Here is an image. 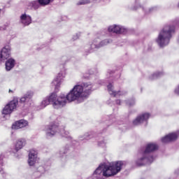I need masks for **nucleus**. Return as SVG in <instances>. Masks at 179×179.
<instances>
[{
	"instance_id": "f257e3e1",
	"label": "nucleus",
	"mask_w": 179,
	"mask_h": 179,
	"mask_svg": "<svg viewBox=\"0 0 179 179\" xmlns=\"http://www.w3.org/2000/svg\"><path fill=\"white\" fill-rule=\"evenodd\" d=\"M91 93L92 84L90 83H85L82 85H76L66 96L65 95H60L57 97L56 93H52L48 98H46L41 102V107L44 108L48 104H52L54 108H62L67 101L71 103V101L78 100V103H82L83 99L89 97Z\"/></svg>"
},
{
	"instance_id": "f03ea898",
	"label": "nucleus",
	"mask_w": 179,
	"mask_h": 179,
	"mask_svg": "<svg viewBox=\"0 0 179 179\" xmlns=\"http://www.w3.org/2000/svg\"><path fill=\"white\" fill-rule=\"evenodd\" d=\"M174 33H176V26L173 24L165 25L160 31L158 38L156 39L159 47H165V45H168Z\"/></svg>"
},
{
	"instance_id": "7ed1b4c3",
	"label": "nucleus",
	"mask_w": 179,
	"mask_h": 179,
	"mask_svg": "<svg viewBox=\"0 0 179 179\" xmlns=\"http://www.w3.org/2000/svg\"><path fill=\"white\" fill-rule=\"evenodd\" d=\"M125 162L117 161L115 162H111L109 165H104V170L102 173L103 177L105 178H108V177H113L118 174L124 167Z\"/></svg>"
},
{
	"instance_id": "20e7f679",
	"label": "nucleus",
	"mask_w": 179,
	"mask_h": 179,
	"mask_svg": "<svg viewBox=\"0 0 179 179\" xmlns=\"http://www.w3.org/2000/svg\"><path fill=\"white\" fill-rule=\"evenodd\" d=\"M19 104V101L17 99H13L8 103L6 105V106L3 109V114L4 115H8V114H12L14 110H16V107Z\"/></svg>"
},
{
	"instance_id": "39448f33",
	"label": "nucleus",
	"mask_w": 179,
	"mask_h": 179,
	"mask_svg": "<svg viewBox=\"0 0 179 179\" xmlns=\"http://www.w3.org/2000/svg\"><path fill=\"white\" fill-rule=\"evenodd\" d=\"M58 132V124L51 123L46 129L47 136H54Z\"/></svg>"
},
{
	"instance_id": "423d86ee",
	"label": "nucleus",
	"mask_w": 179,
	"mask_h": 179,
	"mask_svg": "<svg viewBox=\"0 0 179 179\" xmlns=\"http://www.w3.org/2000/svg\"><path fill=\"white\" fill-rule=\"evenodd\" d=\"M108 31L116 34H124L127 32V29L118 25H112L108 27Z\"/></svg>"
},
{
	"instance_id": "0eeeda50",
	"label": "nucleus",
	"mask_w": 179,
	"mask_h": 179,
	"mask_svg": "<svg viewBox=\"0 0 179 179\" xmlns=\"http://www.w3.org/2000/svg\"><path fill=\"white\" fill-rule=\"evenodd\" d=\"M157 149H159V145L157 144L150 143L145 147V150L143 152V156H148L149 153H152V152L157 150Z\"/></svg>"
},
{
	"instance_id": "6e6552de",
	"label": "nucleus",
	"mask_w": 179,
	"mask_h": 179,
	"mask_svg": "<svg viewBox=\"0 0 179 179\" xmlns=\"http://www.w3.org/2000/svg\"><path fill=\"white\" fill-rule=\"evenodd\" d=\"M10 57V47L9 45H6L2 48L0 53V59L1 61H5V59H8Z\"/></svg>"
},
{
	"instance_id": "1a4fd4ad",
	"label": "nucleus",
	"mask_w": 179,
	"mask_h": 179,
	"mask_svg": "<svg viewBox=\"0 0 179 179\" xmlns=\"http://www.w3.org/2000/svg\"><path fill=\"white\" fill-rule=\"evenodd\" d=\"M34 95V92L33 91H28L21 99H20V104H24V103H27L31 100L33 96Z\"/></svg>"
},
{
	"instance_id": "9d476101",
	"label": "nucleus",
	"mask_w": 179,
	"mask_h": 179,
	"mask_svg": "<svg viewBox=\"0 0 179 179\" xmlns=\"http://www.w3.org/2000/svg\"><path fill=\"white\" fill-rule=\"evenodd\" d=\"M150 117V114L149 113H143L136 118L135 124L139 125V124H142L145 122V121H148Z\"/></svg>"
},
{
	"instance_id": "9b49d317",
	"label": "nucleus",
	"mask_w": 179,
	"mask_h": 179,
	"mask_svg": "<svg viewBox=\"0 0 179 179\" xmlns=\"http://www.w3.org/2000/svg\"><path fill=\"white\" fill-rule=\"evenodd\" d=\"M36 162H37V152L31 150L29 154L28 164L29 166H34Z\"/></svg>"
},
{
	"instance_id": "f8f14e48",
	"label": "nucleus",
	"mask_w": 179,
	"mask_h": 179,
	"mask_svg": "<svg viewBox=\"0 0 179 179\" xmlns=\"http://www.w3.org/2000/svg\"><path fill=\"white\" fill-rule=\"evenodd\" d=\"M177 138H178L177 134H169L162 138V142L163 143H169V142H173V141H176Z\"/></svg>"
},
{
	"instance_id": "ddd939ff",
	"label": "nucleus",
	"mask_w": 179,
	"mask_h": 179,
	"mask_svg": "<svg viewBox=\"0 0 179 179\" xmlns=\"http://www.w3.org/2000/svg\"><path fill=\"white\" fill-rule=\"evenodd\" d=\"M108 92L110 96H113V97H115V96H124V94H126L127 92H121V91H114V87L112 84H109L108 85Z\"/></svg>"
},
{
	"instance_id": "4468645a",
	"label": "nucleus",
	"mask_w": 179,
	"mask_h": 179,
	"mask_svg": "<svg viewBox=\"0 0 179 179\" xmlns=\"http://www.w3.org/2000/svg\"><path fill=\"white\" fill-rule=\"evenodd\" d=\"M27 126V121L24 120H21L15 122V124L12 125L13 129H20V128H24Z\"/></svg>"
},
{
	"instance_id": "2eb2a0df",
	"label": "nucleus",
	"mask_w": 179,
	"mask_h": 179,
	"mask_svg": "<svg viewBox=\"0 0 179 179\" xmlns=\"http://www.w3.org/2000/svg\"><path fill=\"white\" fill-rule=\"evenodd\" d=\"M20 22L24 26H29L31 23V17L26 14H22L20 16Z\"/></svg>"
},
{
	"instance_id": "dca6fc26",
	"label": "nucleus",
	"mask_w": 179,
	"mask_h": 179,
	"mask_svg": "<svg viewBox=\"0 0 179 179\" xmlns=\"http://www.w3.org/2000/svg\"><path fill=\"white\" fill-rule=\"evenodd\" d=\"M103 171H104V165H101L94 172L93 176L94 177H96V178L100 179L103 177Z\"/></svg>"
},
{
	"instance_id": "f3484780",
	"label": "nucleus",
	"mask_w": 179,
	"mask_h": 179,
	"mask_svg": "<svg viewBox=\"0 0 179 179\" xmlns=\"http://www.w3.org/2000/svg\"><path fill=\"white\" fill-rule=\"evenodd\" d=\"M26 145V140L24 138H20L17 140L15 144V150L16 152H19L20 149L23 148V146Z\"/></svg>"
},
{
	"instance_id": "a211bd4d",
	"label": "nucleus",
	"mask_w": 179,
	"mask_h": 179,
	"mask_svg": "<svg viewBox=\"0 0 179 179\" xmlns=\"http://www.w3.org/2000/svg\"><path fill=\"white\" fill-rule=\"evenodd\" d=\"M15 66V59H8L6 62V71H10Z\"/></svg>"
},
{
	"instance_id": "6ab92c4d",
	"label": "nucleus",
	"mask_w": 179,
	"mask_h": 179,
	"mask_svg": "<svg viewBox=\"0 0 179 179\" xmlns=\"http://www.w3.org/2000/svg\"><path fill=\"white\" fill-rule=\"evenodd\" d=\"M62 74L59 73L57 77L53 80L52 84L55 85L56 87H58L59 85H61V82L62 80Z\"/></svg>"
},
{
	"instance_id": "aec40b11",
	"label": "nucleus",
	"mask_w": 179,
	"mask_h": 179,
	"mask_svg": "<svg viewBox=\"0 0 179 179\" xmlns=\"http://www.w3.org/2000/svg\"><path fill=\"white\" fill-rule=\"evenodd\" d=\"M44 173V167L43 166H39L37 169V171L34 173L35 176H42V174Z\"/></svg>"
},
{
	"instance_id": "412c9836",
	"label": "nucleus",
	"mask_w": 179,
	"mask_h": 179,
	"mask_svg": "<svg viewBox=\"0 0 179 179\" xmlns=\"http://www.w3.org/2000/svg\"><path fill=\"white\" fill-rule=\"evenodd\" d=\"M30 6L34 9H38L40 8V2L39 1H32L30 3Z\"/></svg>"
},
{
	"instance_id": "4be33fe9",
	"label": "nucleus",
	"mask_w": 179,
	"mask_h": 179,
	"mask_svg": "<svg viewBox=\"0 0 179 179\" xmlns=\"http://www.w3.org/2000/svg\"><path fill=\"white\" fill-rule=\"evenodd\" d=\"M144 160H149V157H143L140 159L141 163H139V161H138L136 164V166H138V167L141 166H145V162H143Z\"/></svg>"
},
{
	"instance_id": "5701e85b",
	"label": "nucleus",
	"mask_w": 179,
	"mask_h": 179,
	"mask_svg": "<svg viewBox=\"0 0 179 179\" xmlns=\"http://www.w3.org/2000/svg\"><path fill=\"white\" fill-rule=\"evenodd\" d=\"M111 40L109 39H106L103 40L102 41H101V43L99 45V47H104V45H107V44H110V43H111Z\"/></svg>"
},
{
	"instance_id": "b1692460",
	"label": "nucleus",
	"mask_w": 179,
	"mask_h": 179,
	"mask_svg": "<svg viewBox=\"0 0 179 179\" xmlns=\"http://www.w3.org/2000/svg\"><path fill=\"white\" fill-rule=\"evenodd\" d=\"M40 5H42V6H45V5H48L50 2H51V0H38Z\"/></svg>"
},
{
	"instance_id": "393cba45",
	"label": "nucleus",
	"mask_w": 179,
	"mask_h": 179,
	"mask_svg": "<svg viewBox=\"0 0 179 179\" xmlns=\"http://www.w3.org/2000/svg\"><path fill=\"white\" fill-rule=\"evenodd\" d=\"M87 3H90V0H81L77 3V5H86Z\"/></svg>"
},
{
	"instance_id": "a878e982",
	"label": "nucleus",
	"mask_w": 179,
	"mask_h": 179,
	"mask_svg": "<svg viewBox=\"0 0 179 179\" xmlns=\"http://www.w3.org/2000/svg\"><path fill=\"white\" fill-rule=\"evenodd\" d=\"M134 99H128L126 101V104L129 107H131V106H134Z\"/></svg>"
},
{
	"instance_id": "bb28decb",
	"label": "nucleus",
	"mask_w": 179,
	"mask_h": 179,
	"mask_svg": "<svg viewBox=\"0 0 179 179\" xmlns=\"http://www.w3.org/2000/svg\"><path fill=\"white\" fill-rule=\"evenodd\" d=\"M3 166V159L1 157H0V173H2L3 171V169L2 168Z\"/></svg>"
},
{
	"instance_id": "cd10ccee",
	"label": "nucleus",
	"mask_w": 179,
	"mask_h": 179,
	"mask_svg": "<svg viewBox=\"0 0 179 179\" xmlns=\"http://www.w3.org/2000/svg\"><path fill=\"white\" fill-rule=\"evenodd\" d=\"M60 132H61V134L64 135V136H68V135L69 134V131H68L65 129H63V130L60 131Z\"/></svg>"
},
{
	"instance_id": "c85d7f7f",
	"label": "nucleus",
	"mask_w": 179,
	"mask_h": 179,
	"mask_svg": "<svg viewBox=\"0 0 179 179\" xmlns=\"http://www.w3.org/2000/svg\"><path fill=\"white\" fill-rule=\"evenodd\" d=\"M160 75H162V72H157V73H155L153 74V76L155 77H157V76H160Z\"/></svg>"
},
{
	"instance_id": "c756f323",
	"label": "nucleus",
	"mask_w": 179,
	"mask_h": 179,
	"mask_svg": "<svg viewBox=\"0 0 179 179\" xmlns=\"http://www.w3.org/2000/svg\"><path fill=\"white\" fill-rule=\"evenodd\" d=\"M115 103H116V104H118L119 106H120V105H121V100L117 99V100L115 101Z\"/></svg>"
},
{
	"instance_id": "7c9ffc66",
	"label": "nucleus",
	"mask_w": 179,
	"mask_h": 179,
	"mask_svg": "<svg viewBox=\"0 0 179 179\" xmlns=\"http://www.w3.org/2000/svg\"><path fill=\"white\" fill-rule=\"evenodd\" d=\"M73 40H78V38H79V36H78V35H76V36H74Z\"/></svg>"
},
{
	"instance_id": "2f4dec72",
	"label": "nucleus",
	"mask_w": 179,
	"mask_h": 179,
	"mask_svg": "<svg viewBox=\"0 0 179 179\" xmlns=\"http://www.w3.org/2000/svg\"><path fill=\"white\" fill-rule=\"evenodd\" d=\"M9 93H13V91L9 90Z\"/></svg>"
},
{
	"instance_id": "473e14b6",
	"label": "nucleus",
	"mask_w": 179,
	"mask_h": 179,
	"mask_svg": "<svg viewBox=\"0 0 179 179\" xmlns=\"http://www.w3.org/2000/svg\"><path fill=\"white\" fill-rule=\"evenodd\" d=\"M152 159H153V157H151Z\"/></svg>"
},
{
	"instance_id": "72a5a7b5",
	"label": "nucleus",
	"mask_w": 179,
	"mask_h": 179,
	"mask_svg": "<svg viewBox=\"0 0 179 179\" xmlns=\"http://www.w3.org/2000/svg\"><path fill=\"white\" fill-rule=\"evenodd\" d=\"M22 106V105H18V106Z\"/></svg>"
},
{
	"instance_id": "f704fd0d",
	"label": "nucleus",
	"mask_w": 179,
	"mask_h": 179,
	"mask_svg": "<svg viewBox=\"0 0 179 179\" xmlns=\"http://www.w3.org/2000/svg\"><path fill=\"white\" fill-rule=\"evenodd\" d=\"M178 8H179V3H178Z\"/></svg>"
}]
</instances>
